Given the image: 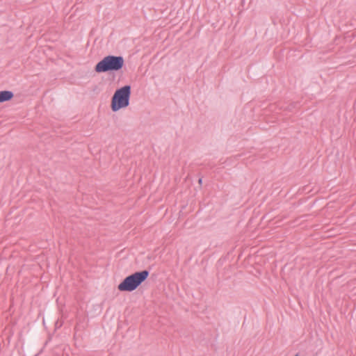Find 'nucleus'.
Wrapping results in <instances>:
<instances>
[{"label": "nucleus", "instance_id": "f257e3e1", "mask_svg": "<svg viewBox=\"0 0 356 356\" xmlns=\"http://www.w3.org/2000/svg\"><path fill=\"white\" fill-rule=\"evenodd\" d=\"M124 63L122 56L108 55L97 63L95 70L97 73L117 72L122 68Z\"/></svg>", "mask_w": 356, "mask_h": 356}, {"label": "nucleus", "instance_id": "f03ea898", "mask_svg": "<svg viewBox=\"0 0 356 356\" xmlns=\"http://www.w3.org/2000/svg\"><path fill=\"white\" fill-rule=\"evenodd\" d=\"M149 271L144 270L126 277L118 286L120 291L131 292L136 290L149 276Z\"/></svg>", "mask_w": 356, "mask_h": 356}, {"label": "nucleus", "instance_id": "7ed1b4c3", "mask_svg": "<svg viewBox=\"0 0 356 356\" xmlns=\"http://www.w3.org/2000/svg\"><path fill=\"white\" fill-rule=\"evenodd\" d=\"M131 89V86L126 85L115 90L111 98V106L113 111L116 112L129 106Z\"/></svg>", "mask_w": 356, "mask_h": 356}, {"label": "nucleus", "instance_id": "20e7f679", "mask_svg": "<svg viewBox=\"0 0 356 356\" xmlns=\"http://www.w3.org/2000/svg\"><path fill=\"white\" fill-rule=\"evenodd\" d=\"M14 97L13 92L9 90L0 91V103L8 102Z\"/></svg>", "mask_w": 356, "mask_h": 356}, {"label": "nucleus", "instance_id": "39448f33", "mask_svg": "<svg viewBox=\"0 0 356 356\" xmlns=\"http://www.w3.org/2000/svg\"><path fill=\"white\" fill-rule=\"evenodd\" d=\"M328 234H327L325 236L326 237H331L332 236H334V234L332 233V229H329L328 230Z\"/></svg>", "mask_w": 356, "mask_h": 356}, {"label": "nucleus", "instance_id": "423d86ee", "mask_svg": "<svg viewBox=\"0 0 356 356\" xmlns=\"http://www.w3.org/2000/svg\"><path fill=\"white\" fill-rule=\"evenodd\" d=\"M198 183H199L200 184H202V178H200V179H199V180H198Z\"/></svg>", "mask_w": 356, "mask_h": 356}, {"label": "nucleus", "instance_id": "0eeeda50", "mask_svg": "<svg viewBox=\"0 0 356 356\" xmlns=\"http://www.w3.org/2000/svg\"><path fill=\"white\" fill-rule=\"evenodd\" d=\"M309 220L308 219L302 220L301 222Z\"/></svg>", "mask_w": 356, "mask_h": 356}, {"label": "nucleus", "instance_id": "6e6552de", "mask_svg": "<svg viewBox=\"0 0 356 356\" xmlns=\"http://www.w3.org/2000/svg\"><path fill=\"white\" fill-rule=\"evenodd\" d=\"M294 356H299V354H298V353H297V354H296Z\"/></svg>", "mask_w": 356, "mask_h": 356}]
</instances>
